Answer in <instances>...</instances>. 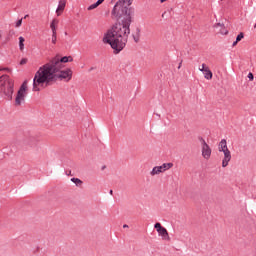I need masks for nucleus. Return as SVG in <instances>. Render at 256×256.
<instances>
[{"instance_id":"obj_30","label":"nucleus","mask_w":256,"mask_h":256,"mask_svg":"<svg viewBox=\"0 0 256 256\" xmlns=\"http://www.w3.org/2000/svg\"><path fill=\"white\" fill-rule=\"evenodd\" d=\"M27 17H29V14H26V15L24 16V19H27Z\"/></svg>"},{"instance_id":"obj_26","label":"nucleus","mask_w":256,"mask_h":256,"mask_svg":"<svg viewBox=\"0 0 256 256\" xmlns=\"http://www.w3.org/2000/svg\"><path fill=\"white\" fill-rule=\"evenodd\" d=\"M1 71H11L9 68H2Z\"/></svg>"},{"instance_id":"obj_14","label":"nucleus","mask_w":256,"mask_h":256,"mask_svg":"<svg viewBox=\"0 0 256 256\" xmlns=\"http://www.w3.org/2000/svg\"><path fill=\"white\" fill-rule=\"evenodd\" d=\"M59 23V20L57 19H53L52 22L50 23V29L52 31V34H57V27L55 25H57Z\"/></svg>"},{"instance_id":"obj_32","label":"nucleus","mask_w":256,"mask_h":256,"mask_svg":"<svg viewBox=\"0 0 256 256\" xmlns=\"http://www.w3.org/2000/svg\"><path fill=\"white\" fill-rule=\"evenodd\" d=\"M110 195H113V190H110Z\"/></svg>"},{"instance_id":"obj_25","label":"nucleus","mask_w":256,"mask_h":256,"mask_svg":"<svg viewBox=\"0 0 256 256\" xmlns=\"http://www.w3.org/2000/svg\"><path fill=\"white\" fill-rule=\"evenodd\" d=\"M103 1H105V0H97V4L101 5L103 3Z\"/></svg>"},{"instance_id":"obj_17","label":"nucleus","mask_w":256,"mask_h":256,"mask_svg":"<svg viewBox=\"0 0 256 256\" xmlns=\"http://www.w3.org/2000/svg\"><path fill=\"white\" fill-rule=\"evenodd\" d=\"M72 183H75L77 187H81L83 185V181L79 178H71Z\"/></svg>"},{"instance_id":"obj_27","label":"nucleus","mask_w":256,"mask_h":256,"mask_svg":"<svg viewBox=\"0 0 256 256\" xmlns=\"http://www.w3.org/2000/svg\"><path fill=\"white\" fill-rule=\"evenodd\" d=\"M181 65H183V60L179 63L178 69H181Z\"/></svg>"},{"instance_id":"obj_15","label":"nucleus","mask_w":256,"mask_h":256,"mask_svg":"<svg viewBox=\"0 0 256 256\" xmlns=\"http://www.w3.org/2000/svg\"><path fill=\"white\" fill-rule=\"evenodd\" d=\"M214 27H220L221 28L220 33L222 35H227V33H229L227 30H225V24L217 23L216 25H214Z\"/></svg>"},{"instance_id":"obj_24","label":"nucleus","mask_w":256,"mask_h":256,"mask_svg":"<svg viewBox=\"0 0 256 256\" xmlns=\"http://www.w3.org/2000/svg\"><path fill=\"white\" fill-rule=\"evenodd\" d=\"M199 141H201L202 147L204 146V143H207V142L205 141V139H203V137H200V138H199Z\"/></svg>"},{"instance_id":"obj_11","label":"nucleus","mask_w":256,"mask_h":256,"mask_svg":"<svg viewBox=\"0 0 256 256\" xmlns=\"http://www.w3.org/2000/svg\"><path fill=\"white\" fill-rule=\"evenodd\" d=\"M202 157H204L207 161L211 159V147L209 144L204 142V146H202Z\"/></svg>"},{"instance_id":"obj_29","label":"nucleus","mask_w":256,"mask_h":256,"mask_svg":"<svg viewBox=\"0 0 256 256\" xmlns=\"http://www.w3.org/2000/svg\"><path fill=\"white\" fill-rule=\"evenodd\" d=\"M127 227H129V225H127V224H124V225H123V228H124V229H127Z\"/></svg>"},{"instance_id":"obj_12","label":"nucleus","mask_w":256,"mask_h":256,"mask_svg":"<svg viewBox=\"0 0 256 256\" xmlns=\"http://www.w3.org/2000/svg\"><path fill=\"white\" fill-rule=\"evenodd\" d=\"M67 5V0H60L59 5L56 9L57 16L59 17L63 11H65V7Z\"/></svg>"},{"instance_id":"obj_16","label":"nucleus","mask_w":256,"mask_h":256,"mask_svg":"<svg viewBox=\"0 0 256 256\" xmlns=\"http://www.w3.org/2000/svg\"><path fill=\"white\" fill-rule=\"evenodd\" d=\"M19 48L20 51H23V49H25V38H23L22 36L19 37Z\"/></svg>"},{"instance_id":"obj_1","label":"nucleus","mask_w":256,"mask_h":256,"mask_svg":"<svg viewBox=\"0 0 256 256\" xmlns=\"http://www.w3.org/2000/svg\"><path fill=\"white\" fill-rule=\"evenodd\" d=\"M133 0H119L114 5L111 15L112 19H116L114 25L103 37V43L112 47L114 53H121L129 41L131 35V23H133V15L135 9L131 7Z\"/></svg>"},{"instance_id":"obj_22","label":"nucleus","mask_w":256,"mask_h":256,"mask_svg":"<svg viewBox=\"0 0 256 256\" xmlns=\"http://www.w3.org/2000/svg\"><path fill=\"white\" fill-rule=\"evenodd\" d=\"M248 79H249V81H253V79H255V76H253V73H249L248 74Z\"/></svg>"},{"instance_id":"obj_20","label":"nucleus","mask_w":256,"mask_h":256,"mask_svg":"<svg viewBox=\"0 0 256 256\" xmlns=\"http://www.w3.org/2000/svg\"><path fill=\"white\" fill-rule=\"evenodd\" d=\"M52 43L53 45L57 43V34H52Z\"/></svg>"},{"instance_id":"obj_21","label":"nucleus","mask_w":256,"mask_h":256,"mask_svg":"<svg viewBox=\"0 0 256 256\" xmlns=\"http://www.w3.org/2000/svg\"><path fill=\"white\" fill-rule=\"evenodd\" d=\"M21 25H23V18L19 19V20L16 22V27H21Z\"/></svg>"},{"instance_id":"obj_13","label":"nucleus","mask_w":256,"mask_h":256,"mask_svg":"<svg viewBox=\"0 0 256 256\" xmlns=\"http://www.w3.org/2000/svg\"><path fill=\"white\" fill-rule=\"evenodd\" d=\"M132 39L136 43H139V41H141V28L136 27L135 31L132 33Z\"/></svg>"},{"instance_id":"obj_5","label":"nucleus","mask_w":256,"mask_h":256,"mask_svg":"<svg viewBox=\"0 0 256 256\" xmlns=\"http://www.w3.org/2000/svg\"><path fill=\"white\" fill-rule=\"evenodd\" d=\"M218 151L224 153V158L222 160V167H227L229 161H231V151L227 147V140L222 139L218 144Z\"/></svg>"},{"instance_id":"obj_4","label":"nucleus","mask_w":256,"mask_h":256,"mask_svg":"<svg viewBox=\"0 0 256 256\" xmlns=\"http://www.w3.org/2000/svg\"><path fill=\"white\" fill-rule=\"evenodd\" d=\"M73 62L72 56H64L62 58H59V56H55L52 58L48 63L44 64L40 67V69H63L64 65L63 63H71Z\"/></svg>"},{"instance_id":"obj_10","label":"nucleus","mask_w":256,"mask_h":256,"mask_svg":"<svg viewBox=\"0 0 256 256\" xmlns=\"http://www.w3.org/2000/svg\"><path fill=\"white\" fill-rule=\"evenodd\" d=\"M199 71L204 73V79H207L208 81H211V79H213V72H211V69H209V66H207V64H202V67L199 68Z\"/></svg>"},{"instance_id":"obj_3","label":"nucleus","mask_w":256,"mask_h":256,"mask_svg":"<svg viewBox=\"0 0 256 256\" xmlns=\"http://www.w3.org/2000/svg\"><path fill=\"white\" fill-rule=\"evenodd\" d=\"M13 93H15V82L4 74L0 76V97L5 101H13Z\"/></svg>"},{"instance_id":"obj_19","label":"nucleus","mask_w":256,"mask_h":256,"mask_svg":"<svg viewBox=\"0 0 256 256\" xmlns=\"http://www.w3.org/2000/svg\"><path fill=\"white\" fill-rule=\"evenodd\" d=\"M245 37V34L243 32H240L238 36L236 37V40L239 42Z\"/></svg>"},{"instance_id":"obj_7","label":"nucleus","mask_w":256,"mask_h":256,"mask_svg":"<svg viewBox=\"0 0 256 256\" xmlns=\"http://www.w3.org/2000/svg\"><path fill=\"white\" fill-rule=\"evenodd\" d=\"M171 167H173V163H164L161 166H155L150 172V175L154 177V175H159V173H165V171L171 169Z\"/></svg>"},{"instance_id":"obj_33","label":"nucleus","mask_w":256,"mask_h":256,"mask_svg":"<svg viewBox=\"0 0 256 256\" xmlns=\"http://www.w3.org/2000/svg\"><path fill=\"white\" fill-rule=\"evenodd\" d=\"M89 71H93V68H90V70Z\"/></svg>"},{"instance_id":"obj_28","label":"nucleus","mask_w":256,"mask_h":256,"mask_svg":"<svg viewBox=\"0 0 256 256\" xmlns=\"http://www.w3.org/2000/svg\"><path fill=\"white\" fill-rule=\"evenodd\" d=\"M237 43H239V41H237V40L235 42H233V44H232L233 47H235L237 45Z\"/></svg>"},{"instance_id":"obj_8","label":"nucleus","mask_w":256,"mask_h":256,"mask_svg":"<svg viewBox=\"0 0 256 256\" xmlns=\"http://www.w3.org/2000/svg\"><path fill=\"white\" fill-rule=\"evenodd\" d=\"M154 229H156L157 233L162 236V239L165 241H171V237H169V232L165 229V227L161 226V223L157 222L154 225Z\"/></svg>"},{"instance_id":"obj_31","label":"nucleus","mask_w":256,"mask_h":256,"mask_svg":"<svg viewBox=\"0 0 256 256\" xmlns=\"http://www.w3.org/2000/svg\"><path fill=\"white\" fill-rule=\"evenodd\" d=\"M165 1H167V0H160V3H165Z\"/></svg>"},{"instance_id":"obj_34","label":"nucleus","mask_w":256,"mask_h":256,"mask_svg":"<svg viewBox=\"0 0 256 256\" xmlns=\"http://www.w3.org/2000/svg\"><path fill=\"white\" fill-rule=\"evenodd\" d=\"M102 169H105V166H103Z\"/></svg>"},{"instance_id":"obj_9","label":"nucleus","mask_w":256,"mask_h":256,"mask_svg":"<svg viewBox=\"0 0 256 256\" xmlns=\"http://www.w3.org/2000/svg\"><path fill=\"white\" fill-rule=\"evenodd\" d=\"M39 144V139L34 136H27L23 139V145L26 147L35 148Z\"/></svg>"},{"instance_id":"obj_6","label":"nucleus","mask_w":256,"mask_h":256,"mask_svg":"<svg viewBox=\"0 0 256 256\" xmlns=\"http://www.w3.org/2000/svg\"><path fill=\"white\" fill-rule=\"evenodd\" d=\"M27 83L28 81L25 80L17 92L16 98H15L16 107H21V105L25 103V97H27Z\"/></svg>"},{"instance_id":"obj_18","label":"nucleus","mask_w":256,"mask_h":256,"mask_svg":"<svg viewBox=\"0 0 256 256\" xmlns=\"http://www.w3.org/2000/svg\"><path fill=\"white\" fill-rule=\"evenodd\" d=\"M99 4L96 2L88 7V11H93V9H97Z\"/></svg>"},{"instance_id":"obj_36","label":"nucleus","mask_w":256,"mask_h":256,"mask_svg":"<svg viewBox=\"0 0 256 256\" xmlns=\"http://www.w3.org/2000/svg\"><path fill=\"white\" fill-rule=\"evenodd\" d=\"M0 39H1V34H0Z\"/></svg>"},{"instance_id":"obj_2","label":"nucleus","mask_w":256,"mask_h":256,"mask_svg":"<svg viewBox=\"0 0 256 256\" xmlns=\"http://www.w3.org/2000/svg\"><path fill=\"white\" fill-rule=\"evenodd\" d=\"M63 68H39L35 73L33 79V91H41L43 85L49 87L57 81H71L73 79V70L67 68L66 70H61Z\"/></svg>"},{"instance_id":"obj_35","label":"nucleus","mask_w":256,"mask_h":256,"mask_svg":"<svg viewBox=\"0 0 256 256\" xmlns=\"http://www.w3.org/2000/svg\"><path fill=\"white\" fill-rule=\"evenodd\" d=\"M65 35H67V32H65Z\"/></svg>"},{"instance_id":"obj_23","label":"nucleus","mask_w":256,"mask_h":256,"mask_svg":"<svg viewBox=\"0 0 256 256\" xmlns=\"http://www.w3.org/2000/svg\"><path fill=\"white\" fill-rule=\"evenodd\" d=\"M27 63V58H23L21 61H20V65H25Z\"/></svg>"}]
</instances>
